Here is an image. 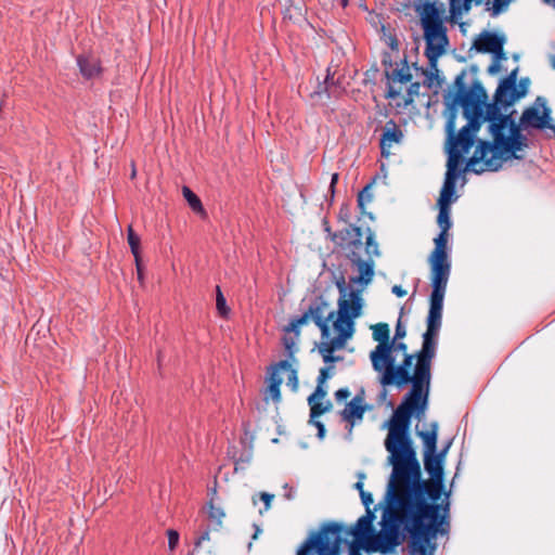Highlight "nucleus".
I'll return each mask as SVG.
<instances>
[{"instance_id": "obj_1", "label": "nucleus", "mask_w": 555, "mask_h": 555, "mask_svg": "<svg viewBox=\"0 0 555 555\" xmlns=\"http://www.w3.org/2000/svg\"><path fill=\"white\" fill-rule=\"evenodd\" d=\"M389 453L388 463L392 470L384 496L385 508L382 530L374 538L373 550L387 553L399 545L405 533L410 535L413 554L434 555L435 544L428 547L447 518L449 505L436 503L442 491V479L431 482L422 479L421 465L412 446L410 435L385 439Z\"/></svg>"}, {"instance_id": "obj_2", "label": "nucleus", "mask_w": 555, "mask_h": 555, "mask_svg": "<svg viewBox=\"0 0 555 555\" xmlns=\"http://www.w3.org/2000/svg\"><path fill=\"white\" fill-rule=\"evenodd\" d=\"M326 231L331 240L343 250L345 257L357 270L358 275L351 276L349 283L360 288H349L344 275H340L335 285L339 293L338 310L336 320L333 322L337 335L332 337L328 322L334 318L335 312L327 313L328 304L322 299L314 300L308 308V313L321 331V341L317 346L319 353L325 363H333L341 360V357L334 356V352L345 347L348 338L353 334V321L361 314L363 299L361 293L374 278V257L380 255L375 234L371 229L366 230L365 243L362 242L363 233L360 227L349 224L347 228L331 232Z\"/></svg>"}, {"instance_id": "obj_3", "label": "nucleus", "mask_w": 555, "mask_h": 555, "mask_svg": "<svg viewBox=\"0 0 555 555\" xmlns=\"http://www.w3.org/2000/svg\"><path fill=\"white\" fill-rule=\"evenodd\" d=\"M442 324V314L428 310L427 328L423 334L422 348L415 354L405 353L401 364L393 365L382 374L383 386L396 385L401 388L411 384L401 403L393 411L389 421L386 439H395L409 435L411 417L418 420L428 406L431 380V361L436 357L437 338Z\"/></svg>"}, {"instance_id": "obj_4", "label": "nucleus", "mask_w": 555, "mask_h": 555, "mask_svg": "<svg viewBox=\"0 0 555 555\" xmlns=\"http://www.w3.org/2000/svg\"><path fill=\"white\" fill-rule=\"evenodd\" d=\"M488 122V131L493 141L479 140L473 156L467 160L466 170L477 175L496 171L502 166L500 154H509L516 159L522 156L517 152L528 147V138L521 132L512 115L503 114L495 104L485 102L482 122Z\"/></svg>"}, {"instance_id": "obj_5", "label": "nucleus", "mask_w": 555, "mask_h": 555, "mask_svg": "<svg viewBox=\"0 0 555 555\" xmlns=\"http://www.w3.org/2000/svg\"><path fill=\"white\" fill-rule=\"evenodd\" d=\"M464 78L465 72H462L455 78L456 94L454 103L462 106L467 124L455 134L456 113L452 111L447 118L444 127L448 138V169L446 176L452 175V177L456 178L462 155L467 153L473 146L475 134L481 127L485 100L487 99L486 90L479 81H475L470 89H467Z\"/></svg>"}, {"instance_id": "obj_6", "label": "nucleus", "mask_w": 555, "mask_h": 555, "mask_svg": "<svg viewBox=\"0 0 555 555\" xmlns=\"http://www.w3.org/2000/svg\"><path fill=\"white\" fill-rule=\"evenodd\" d=\"M434 241L435 249L429 257L431 269V294L429 297V310L442 314L443 299L451 272V266L448 261L447 254L448 232L440 231Z\"/></svg>"}, {"instance_id": "obj_7", "label": "nucleus", "mask_w": 555, "mask_h": 555, "mask_svg": "<svg viewBox=\"0 0 555 555\" xmlns=\"http://www.w3.org/2000/svg\"><path fill=\"white\" fill-rule=\"evenodd\" d=\"M440 10L435 3L425 2L421 11V24L426 41L425 55L433 67L449 43L447 27L443 25Z\"/></svg>"}, {"instance_id": "obj_8", "label": "nucleus", "mask_w": 555, "mask_h": 555, "mask_svg": "<svg viewBox=\"0 0 555 555\" xmlns=\"http://www.w3.org/2000/svg\"><path fill=\"white\" fill-rule=\"evenodd\" d=\"M343 525L327 522L312 532L297 551V555H339L344 547Z\"/></svg>"}, {"instance_id": "obj_9", "label": "nucleus", "mask_w": 555, "mask_h": 555, "mask_svg": "<svg viewBox=\"0 0 555 555\" xmlns=\"http://www.w3.org/2000/svg\"><path fill=\"white\" fill-rule=\"evenodd\" d=\"M424 444V467L431 479H443L442 454H437L438 423L430 424V430L420 431Z\"/></svg>"}, {"instance_id": "obj_10", "label": "nucleus", "mask_w": 555, "mask_h": 555, "mask_svg": "<svg viewBox=\"0 0 555 555\" xmlns=\"http://www.w3.org/2000/svg\"><path fill=\"white\" fill-rule=\"evenodd\" d=\"M271 374L269 377V386L267 389V393L271 397V399L279 403L281 401V392H280V386L283 383V378L281 377L282 374H286L287 386L293 390L297 391L298 389V376L297 371L292 366L288 360H282L279 363L274 364L271 367Z\"/></svg>"}, {"instance_id": "obj_11", "label": "nucleus", "mask_w": 555, "mask_h": 555, "mask_svg": "<svg viewBox=\"0 0 555 555\" xmlns=\"http://www.w3.org/2000/svg\"><path fill=\"white\" fill-rule=\"evenodd\" d=\"M374 519L373 512L367 508L365 515L361 516L357 522L354 524L352 529H348L343 526L341 537L344 538V546L350 545V555H358V550L353 544L348 542L349 537H353L358 542H363L365 539H369L372 535V539L366 544L367 551H374L370 545H372L374 538L377 535H373L372 522Z\"/></svg>"}, {"instance_id": "obj_12", "label": "nucleus", "mask_w": 555, "mask_h": 555, "mask_svg": "<svg viewBox=\"0 0 555 555\" xmlns=\"http://www.w3.org/2000/svg\"><path fill=\"white\" fill-rule=\"evenodd\" d=\"M517 68L508 74L507 77L502 79L495 90L494 99L491 104H495L496 107H507L514 104V102L525 96L524 90L517 89Z\"/></svg>"}, {"instance_id": "obj_13", "label": "nucleus", "mask_w": 555, "mask_h": 555, "mask_svg": "<svg viewBox=\"0 0 555 555\" xmlns=\"http://www.w3.org/2000/svg\"><path fill=\"white\" fill-rule=\"evenodd\" d=\"M503 44L504 40L490 31H483L474 42L477 51L493 53L496 60L504 57Z\"/></svg>"}, {"instance_id": "obj_14", "label": "nucleus", "mask_w": 555, "mask_h": 555, "mask_svg": "<svg viewBox=\"0 0 555 555\" xmlns=\"http://www.w3.org/2000/svg\"><path fill=\"white\" fill-rule=\"evenodd\" d=\"M366 406L364 405V392L361 390L357 393L351 401H349L345 409L341 411V418L350 425L349 433L356 423L361 422L365 413Z\"/></svg>"}, {"instance_id": "obj_15", "label": "nucleus", "mask_w": 555, "mask_h": 555, "mask_svg": "<svg viewBox=\"0 0 555 555\" xmlns=\"http://www.w3.org/2000/svg\"><path fill=\"white\" fill-rule=\"evenodd\" d=\"M392 345H377L371 351L370 359L374 371L384 374L395 365V358L391 354Z\"/></svg>"}, {"instance_id": "obj_16", "label": "nucleus", "mask_w": 555, "mask_h": 555, "mask_svg": "<svg viewBox=\"0 0 555 555\" xmlns=\"http://www.w3.org/2000/svg\"><path fill=\"white\" fill-rule=\"evenodd\" d=\"M550 118V109L544 106L543 114L540 115L539 111L534 107H528L524 111L519 125L527 128L532 127L535 129H542L546 126V121Z\"/></svg>"}, {"instance_id": "obj_17", "label": "nucleus", "mask_w": 555, "mask_h": 555, "mask_svg": "<svg viewBox=\"0 0 555 555\" xmlns=\"http://www.w3.org/2000/svg\"><path fill=\"white\" fill-rule=\"evenodd\" d=\"M383 64L386 67V76L389 80L405 83L412 79L410 67L405 59H402L395 68H391V61L388 62L386 59L383 60Z\"/></svg>"}, {"instance_id": "obj_18", "label": "nucleus", "mask_w": 555, "mask_h": 555, "mask_svg": "<svg viewBox=\"0 0 555 555\" xmlns=\"http://www.w3.org/2000/svg\"><path fill=\"white\" fill-rule=\"evenodd\" d=\"M403 138L402 131L392 121H388L380 138V149L383 155L389 154L387 151L392 146V143H400Z\"/></svg>"}, {"instance_id": "obj_19", "label": "nucleus", "mask_w": 555, "mask_h": 555, "mask_svg": "<svg viewBox=\"0 0 555 555\" xmlns=\"http://www.w3.org/2000/svg\"><path fill=\"white\" fill-rule=\"evenodd\" d=\"M77 64L81 75L87 79L94 78L101 73L99 60L94 56L80 55L77 57Z\"/></svg>"}, {"instance_id": "obj_20", "label": "nucleus", "mask_w": 555, "mask_h": 555, "mask_svg": "<svg viewBox=\"0 0 555 555\" xmlns=\"http://www.w3.org/2000/svg\"><path fill=\"white\" fill-rule=\"evenodd\" d=\"M483 0H449V11L452 20L457 21L469 12L473 5L481 4Z\"/></svg>"}, {"instance_id": "obj_21", "label": "nucleus", "mask_w": 555, "mask_h": 555, "mask_svg": "<svg viewBox=\"0 0 555 555\" xmlns=\"http://www.w3.org/2000/svg\"><path fill=\"white\" fill-rule=\"evenodd\" d=\"M455 180L456 177L446 176L443 186L440 192L439 205L449 206L451 198L455 193Z\"/></svg>"}, {"instance_id": "obj_22", "label": "nucleus", "mask_w": 555, "mask_h": 555, "mask_svg": "<svg viewBox=\"0 0 555 555\" xmlns=\"http://www.w3.org/2000/svg\"><path fill=\"white\" fill-rule=\"evenodd\" d=\"M182 193L189 206L192 208L194 212L203 215L205 214L199 197L191 189H189L188 186H183Z\"/></svg>"}, {"instance_id": "obj_23", "label": "nucleus", "mask_w": 555, "mask_h": 555, "mask_svg": "<svg viewBox=\"0 0 555 555\" xmlns=\"http://www.w3.org/2000/svg\"><path fill=\"white\" fill-rule=\"evenodd\" d=\"M373 338L378 345H391L389 343V327L386 323H377L372 326Z\"/></svg>"}, {"instance_id": "obj_24", "label": "nucleus", "mask_w": 555, "mask_h": 555, "mask_svg": "<svg viewBox=\"0 0 555 555\" xmlns=\"http://www.w3.org/2000/svg\"><path fill=\"white\" fill-rule=\"evenodd\" d=\"M310 315L308 311L302 313L300 317L294 318L289 321L288 325L285 327V331L288 333L296 334V337H299V328L301 325H305L310 320Z\"/></svg>"}, {"instance_id": "obj_25", "label": "nucleus", "mask_w": 555, "mask_h": 555, "mask_svg": "<svg viewBox=\"0 0 555 555\" xmlns=\"http://www.w3.org/2000/svg\"><path fill=\"white\" fill-rule=\"evenodd\" d=\"M437 222L440 228V231H449V229L451 228L449 206L439 205Z\"/></svg>"}, {"instance_id": "obj_26", "label": "nucleus", "mask_w": 555, "mask_h": 555, "mask_svg": "<svg viewBox=\"0 0 555 555\" xmlns=\"http://www.w3.org/2000/svg\"><path fill=\"white\" fill-rule=\"evenodd\" d=\"M216 308L218 310V313L223 317V318H227L229 312H230V309L227 305V300H225V297L223 296L221 289L219 286H217V296H216Z\"/></svg>"}, {"instance_id": "obj_27", "label": "nucleus", "mask_w": 555, "mask_h": 555, "mask_svg": "<svg viewBox=\"0 0 555 555\" xmlns=\"http://www.w3.org/2000/svg\"><path fill=\"white\" fill-rule=\"evenodd\" d=\"M127 238H128V244L131 248V253L133 254L134 259L138 261V256H140L139 255L140 237L133 232L131 227L128 228Z\"/></svg>"}, {"instance_id": "obj_28", "label": "nucleus", "mask_w": 555, "mask_h": 555, "mask_svg": "<svg viewBox=\"0 0 555 555\" xmlns=\"http://www.w3.org/2000/svg\"><path fill=\"white\" fill-rule=\"evenodd\" d=\"M310 405V421L313 422L314 418L319 417L321 414L327 412L331 409V403L327 402L326 405H323L320 402L313 401Z\"/></svg>"}, {"instance_id": "obj_29", "label": "nucleus", "mask_w": 555, "mask_h": 555, "mask_svg": "<svg viewBox=\"0 0 555 555\" xmlns=\"http://www.w3.org/2000/svg\"><path fill=\"white\" fill-rule=\"evenodd\" d=\"M372 201V194L370 192V186H365L358 195V207L364 214L365 205Z\"/></svg>"}, {"instance_id": "obj_30", "label": "nucleus", "mask_w": 555, "mask_h": 555, "mask_svg": "<svg viewBox=\"0 0 555 555\" xmlns=\"http://www.w3.org/2000/svg\"><path fill=\"white\" fill-rule=\"evenodd\" d=\"M297 340H298V337H296V335L294 337L289 336V337L283 338V344H284L285 350L287 351L288 357L291 359H294V354L297 351V347H296Z\"/></svg>"}, {"instance_id": "obj_31", "label": "nucleus", "mask_w": 555, "mask_h": 555, "mask_svg": "<svg viewBox=\"0 0 555 555\" xmlns=\"http://www.w3.org/2000/svg\"><path fill=\"white\" fill-rule=\"evenodd\" d=\"M326 395V391L323 389L322 384L318 383V386L313 393H311L308 398V403L312 404L317 399H323Z\"/></svg>"}, {"instance_id": "obj_32", "label": "nucleus", "mask_w": 555, "mask_h": 555, "mask_svg": "<svg viewBox=\"0 0 555 555\" xmlns=\"http://www.w3.org/2000/svg\"><path fill=\"white\" fill-rule=\"evenodd\" d=\"M168 546L170 551H173L179 543V533L176 530H168Z\"/></svg>"}, {"instance_id": "obj_33", "label": "nucleus", "mask_w": 555, "mask_h": 555, "mask_svg": "<svg viewBox=\"0 0 555 555\" xmlns=\"http://www.w3.org/2000/svg\"><path fill=\"white\" fill-rule=\"evenodd\" d=\"M406 335L405 326L401 323V320L399 319L396 324V331H395V340L402 339Z\"/></svg>"}, {"instance_id": "obj_34", "label": "nucleus", "mask_w": 555, "mask_h": 555, "mask_svg": "<svg viewBox=\"0 0 555 555\" xmlns=\"http://www.w3.org/2000/svg\"><path fill=\"white\" fill-rule=\"evenodd\" d=\"M338 217L345 223H349V220H350V209H349L348 205L345 204V205H343L340 207Z\"/></svg>"}, {"instance_id": "obj_35", "label": "nucleus", "mask_w": 555, "mask_h": 555, "mask_svg": "<svg viewBox=\"0 0 555 555\" xmlns=\"http://www.w3.org/2000/svg\"><path fill=\"white\" fill-rule=\"evenodd\" d=\"M332 369H333V366H326V367H322L320 370V374L318 376V383L319 384L325 383V380L331 377V370Z\"/></svg>"}, {"instance_id": "obj_36", "label": "nucleus", "mask_w": 555, "mask_h": 555, "mask_svg": "<svg viewBox=\"0 0 555 555\" xmlns=\"http://www.w3.org/2000/svg\"><path fill=\"white\" fill-rule=\"evenodd\" d=\"M273 498L274 495L268 492L260 493V500L264 503V511H268L270 508Z\"/></svg>"}, {"instance_id": "obj_37", "label": "nucleus", "mask_w": 555, "mask_h": 555, "mask_svg": "<svg viewBox=\"0 0 555 555\" xmlns=\"http://www.w3.org/2000/svg\"><path fill=\"white\" fill-rule=\"evenodd\" d=\"M209 539H210V532L207 529L196 539V541L194 543V548L195 550L198 548L203 544V542L209 541Z\"/></svg>"}, {"instance_id": "obj_38", "label": "nucleus", "mask_w": 555, "mask_h": 555, "mask_svg": "<svg viewBox=\"0 0 555 555\" xmlns=\"http://www.w3.org/2000/svg\"><path fill=\"white\" fill-rule=\"evenodd\" d=\"M350 396L348 388H340L335 392V399L337 401L346 400Z\"/></svg>"}, {"instance_id": "obj_39", "label": "nucleus", "mask_w": 555, "mask_h": 555, "mask_svg": "<svg viewBox=\"0 0 555 555\" xmlns=\"http://www.w3.org/2000/svg\"><path fill=\"white\" fill-rule=\"evenodd\" d=\"M360 498H361L362 503H363V505L365 506V508H366V509H367V508H370V505L373 503V496H372V494H371L370 492H366V491H365V492H362V493L360 494Z\"/></svg>"}, {"instance_id": "obj_40", "label": "nucleus", "mask_w": 555, "mask_h": 555, "mask_svg": "<svg viewBox=\"0 0 555 555\" xmlns=\"http://www.w3.org/2000/svg\"><path fill=\"white\" fill-rule=\"evenodd\" d=\"M328 80H330V75L327 74L324 82L320 83L318 86V90H315L314 93L318 95H321L323 92L327 93Z\"/></svg>"}, {"instance_id": "obj_41", "label": "nucleus", "mask_w": 555, "mask_h": 555, "mask_svg": "<svg viewBox=\"0 0 555 555\" xmlns=\"http://www.w3.org/2000/svg\"><path fill=\"white\" fill-rule=\"evenodd\" d=\"M310 423L313 424L318 428V437L322 439L325 435L324 424L320 421H315V418L313 420V422H310Z\"/></svg>"}, {"instance_id": "obj_42", "label": "nucleus", "mask_w": 555, "mask_h": 555, "mask_svg": "<svg viewBox=\"0 0 555 555\" xmlns=\"http://www.w3.org/2000/svg\"><path fill=\"white\" fill-rule=\"evenodd\" d=\"M505 4L503 0H494L492 7V15H498L502 11V7Z\"/></svg>"}, {"instance_id": "obj_43", "label": "nucleus", "mask_w": 555, "mask_h": 555, "mask_svg": "<svg viewBox=\"0 0 555 555\" xmlns=\"http://www.w3.org/2000/svg\"><path fill=\"white\" fill-rule=\"evenodd\" d=\"M209 516L211 518H216V519L220 520L224 516V513L220 508L211 506L210 511H209Z\"/></svg>"}, {"instance_id": "obj_44", "label": "nucleus", "mask_w": 555, "mask_h": 555, "mask_svg": "<svg viewBox=\"0 0 555 555\" xmlns=\"http://www.w3.org/2000/svg\"><path fill=\"white\" fill-rule=\"evenodd\" d=\"M400 94V91L396 90L392 86H388V89H387V92H386V98L387 99H391V100H395L399 96Z\"/></svg>"}, {"instance_id": "obj_45", "label": "nucleus", "mask_w": 555, "mask_h": 555, "mask_svg": "<svg viewBox=\"0 0 555 555\" xmlns=\"http://www.w3.org/2000/svg\"><path fill=\"white\" fill-rule=\"evenodd\" d=\"M390 344L392 345V348H393L395 350L402 351V352H404V353L406 352V349H408L406 344H404V343H402V341L397 343L395 339H393V341H392V343H390Z\"/></svg>"}, {"instance_id": "obj_46", "label": "nucleus", "mask_w": 555, "mask_h": 555, "mask_svg": "<svg viewBox=\"0 0 555 555\" xmlns=\"http://www.w3.org/2000/svg\"><path fill=\"white\" fill-rule=\"evenodd\" d=\"M418 89H420V83L418 82L411 83V86L409 87L410 101H412V98H413L414 94L418 93Z\"/></svg>"}, {"instance_id": "obj_47", "label": "nucleus", "mask_w": 555, "mask_h": 555, "mask_svg": "<svg viewBox=\"0 0 555 555\" xmlns=\"http://www.w3.org/2000/svg\"><path fill=\"white\" fill-rule=\"evenodd\" d=\"M391 292L398 297H403L406 295L405 289H403L400 285H393Z\"/></svg>"}, {"instance_id": "obj_48", "label": "nucleus", "mask_w": 555, "mask_h": 555, "mask_svg": "<svg viewBox=\"0 0 555 555\" xmlns=\"http://www.w3.org/2000/svg\"><path fill=\"white\" fill-rule=\"evenodd\" d=\"M528 87H529V79L528 78H522L518 86H517V89L518 90H524L525 91V94L527 93L528 91Z\"/></svg>"}, {"instance_id": "obj_49", "label": "nucleus", "mask_w": 555, "mask_h": 555, "mask_svg": "<svg viewBox=\"0 0 555 555\" xmlns=\"http://www.w3.org/2000/svg\"><path fill=\"white\" fill-rule=\"evenodd\" d=\"M337 181H338V173H333L332 178H331V184H330V190L332 191V193H334L335 184L337 183Z\"/></svg>"}, {"instance_id": "obj_50", "label": "nucleus", "mask_w": 555, "mask_h": 555, "mask_svg": "<svg viewBox=\"0 0 555 555\" xmlns=\"http://www.w3.org/2000/svg\"><path fill=\"white\" fill-rule=\"evenodd\" d=\"M451 444H452V440H450V441L444 446V448H443L441 451L437 452V454H442V459L444 460L446 454L448 453L449 448L451 447Z\"/></svg>"}, {"instance_id": "obj_51", "label": "nucleus", "mask_w": 555, "mask_h": 555, "mask_svg": "<svg viewBox=\"0 0 555 555\" xmlns=\"http://www.w3.org/2000/svg\"><path fill=\"white\" fill-rule=\"evenodd\" d=\"M135 264H137L138 278H139V280H142L143 273H142V267L140 263V256H138V261L135 260Z\"/></svg>"}, {"instance_id": "obj_52", "label": "nucleus", "mask_w": 555, "mask_h": 555, "mask_svg": "<svg viewBox=\"0 0 555 555\" xmlns=\"http://www.w3.org/2000/svg\"><path fill=\"white\" fill-rule=\"evenodd\" d=\"M499 63L498 62H494L493 64H491L488 68V72L490 74H495L498 70H499Z\"/></svg>"}, {"instance_id": "obj_53", "label": "nucleus", "mask_w": 555, "mask_h": 555, "mask_svg": "<svg viewBox=\"0 0 555 555\" xmlns=\"http://www.w3.org/2000/svg\"><path fill=\"white\" fill-rule=\"evenodd\" d=\"M255 532L251 537V540H256L258 535L262 532L261 528L258 525H254Z\"/></svg>"}, {"instance_id": "obj_54", "label": "nucleus", "mask_w": 555, "mask_h": 555, "mask_svg": "<svg viewBox=\"0 0 555 555\" xmlns=\"http://www.w3.org/2000/svg\"><path fill=\"white\" fill-rule=\"evenodd\" d=\"M356 489L359 491V493L361 494L362 492H365L364 489H363V482L361 480H359L358 482H356L354 485Z\"/></svg>"}, {"instance_id": "obj_55", "label": "nucleus", "mask_w": 555, "mask_h": 555, "mask_svg": "<svg viewBox=\"0 0 555 555\" xmlns=\"http://www.w3.org/2000/svg\"><path fill=\"white\" fill-rule=\"evenodd\" d=\"M285 496L287 500H292L294 498L292 490L288 493H286Z\"/></svg>"}, {"instance_id": "obj_56", "label": "nucleus", "mask_w": 555, "mask_h": 555, "mask_svg": "<svg viewBox=\"0 0 555 555\" xmlns=\"http://www.w3.org/2000/svg\"><path fill=\"white\" fill-rule=\"evenodd\" d=\"M134 177H135V169L133 168L131 171V178H134Z\"/></svg>"}, {"instance_id": "obj_57", "label": "nucleus", "mask_w": 555, "mask_h": 555, "mask_svg": "<svg viewBox=\"0 0 555 555\" xmlns=\"http://www.w3.org/2000/svg\"><path fill=\"white\" fill-rule=\"evenodd\" d=\"M552 61H553V62H552V65H553V67L555 68V56H552Z\"/></svg>"}, {"instance_id": "obj_58", "label": "nucleus", "mask_w": 555, "mask_h": 555, "mask_svg": "<svg viewBox=\"0 0 555 555\" xmlns=\"http://www.w3.org/2000/svg\"><path fill=\"white\" fill-rule=\"evenodd\" d=\"M251 545H253V543H251V542H249V544H248V550H250V548H251Z\"/></svg>"}]
</instances>
